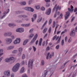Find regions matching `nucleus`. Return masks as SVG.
<instances>
[{"instance_id":"26","label":"nucleus","mask_w":77,"mask_h":77,"mask_svg":"<svg viewBox=\"0 0 77 77\" xmlns=\"http://www.w3.org/2000/svg\"><path fill=\"white\" fill-rule=\"evenodd\" d=\"M33 36H34V34H31L29 36V38H33Z\"/></svg>"},{"instance_id":"64","label":"nucleus","mask_w":77,"mask_h":77,"mask_svg":"<svg viewBox=\"0 0 77 77\" xmlns=\"http://www.w3.org/2000/svg\"><path fill=\"white\" fill-rule=\"evenodd\" d=\"M11 77H14V73H12L11 74Z\"/></svg>"},{"instance_id":"46","label":"nucleus","mask_w":77,"mask_h":77,"mask_svg":"<svg viewBox=\"0 0 77 77\" xmlns=\"http://www.w3.org/2000/svg\"><path fill=\"white\" fill-rule=\"evenodd\" d=\"M31 20L32 22H34V21H35V20H36V19H35V18H33V17L31 18Z\"/></svg>"},{"instance_id":"54","label":"nucleus","mask_w":77,"mask_h":77,"mask_svg":"<svg viewBox=\"0 0 77 77\" xmlns=\"http://www.w3.org/2000/svg\"><path fill=\"white\" fill-rule=\"evenodd\" d=\"M46 50V51L50 50V47L49 46H48Z\"/></svg>"},{"instance_id":"16","label":"nucleus","mask_w":77,"mask_h":77,"mask_svg":"<svg viewBox=\"0 0 77 77\" xmlns=\"http://www.w3.org/2000/svg\"><path fill=\"white\" fill-rule=\"evenodd\" d=\"M24 72V67H22L21 69L20 70V74H22V73H23Z\"/></svg>"},{"instance_id":"2","label":"nucleus","mask_w":77,"mask_h":77,"mask_svg":"<svg viewBox=\"0 0 77 77\" xmlns=\"http://www.w3.org/2000/svg\"><path fill=\"white\" fill-rule=\"evenodd\" d=\"M20 66V63H17L13 67L12 70L13 72H15L18 70Z\"/></svg>"},{"instance_id":"49","label":"nucleus","mask_w":77,"mask_h":77,"mask_svg":"<svg viewBox=\"0 0 77 77\" xmlns=\"http://www.w3.org/2000/svg\"><path fill=\"white\" fill-rule=\"evenodd\" d=\"M77 70H76L74 72L73 75H74V76H75V74H76V73L77 72Z\"/></svg>"},{"instance_id":"48","label":"nucleus","mask_w":77,"mask_h":77,"mask_svg":"<svg viewBox=\"0 0 77 77\" xmlns=\"http://www.w3.org/2000/svg\"><path fill=\"white\" fill-rule=\"evenodd\" d=\"M51 27H50L48 31V32L49 33H51Z\"/></svg>"},{"instance_id":"13","label":"nucleus","mask_w":77,"mask_h":77,"mask_svg":"<svg viewBox=\"0 0 77 77\" xmlns=\"http://www.w3.org/2000/svg\"><path fill=\"white\" fill-rule=\"evenodd\" d=\"M30 8L31 7H26L24 8L26 11H29L30 12Z\"/></svg>"},{"instance_id":"11","label":"nucleus","mask_w":77,"mask_h":77,"mask_svg":"<svg viewBox=\"0 0 77 77\" xmlns=\"http://www.w3.org/2000/svg\"><path fill=\"white\" fill-rule=\"evenodd\" d=\"M70 35L72 37L75 36V31L74 30L72 31L71 33H70Z\"/></svg>"},{"instance_id":"32","label":"nucleus","mask_w":77,"mask_h":77,"mask_svg":"<svg viewBox=\"0 0 77 77\" xmlns=\"http://www.w3.org/2000/svg\"><path fill=\"white\" fill-rule=\"evenodd\" d=\"M59 45H57L55 47V49L56 50H59V48L60 47Z\"/></svg>"},{"instance_id":"15","label":"nucleus","mask_w":77,"mask_h":77,"mask_svg":"<svg viewBox=\"0 0 77 77\" xmlns=\"http://www.w3.org/2000/svg\"><path fill=\"white\" fill-rule=\"evenodd\" d=\"M24 72V67H22L21 69L20 70V74H22V73H23Z\"/></svg>"},{"instance_id":"8","label":"nucleus","mask_w":77,"mask_h":77,"mask_svg":"<svg viewBox=\"0 0 77 77\" xmlns=\"http://www.w3.org/2000/svg\"><path fill=\"white\" fill-rule=\"evenodd\" d=\"M51 8H49L46 10V14L47 15H49L51 14Z\"/></svg>"},{"instance_id":"23","label":"nucleus","mask_w":77,"mask_h":77,"mask_svg":"<svg viewBox=\"0 0 77 77\" xmlns=\"http://www.w3.org/2000/svg\"><path fill=\"white\" fill-rule=\"evenodd\" d=\"M42 38H41L39 41V45L40 46L41 45V44H42Z\"/></svg>"},{"instance_id":"3","label":"nucleus","mask_w":77,"mask_h":77,"mask_svg":"<svg viewBox=\"0 0 77 77\" xmlns=\"http://www.w3.org/2000/svg\"><path fill=\"white\" fill-rule=\"evenodd\" d=\"M33 60H30L28 62V65L29 68H30V69H31L33 68Z\"/></svg>"},{"instance_id":"17","label":"nucleus","mask_w":77,"mask_h":77,"mask_svg":"<svg viewBox=\"0 0 77 77\" xmlns=\"http://www.w3.org/2000/svg\"><path fill=\"white\" fill-rule=\"evenodd\" d=\"M20 4L22 6H25L26 5V2H22L20 3Z\"/></svg>"},{"instance_id":"40","label":"nucleus","mask_w":77,"mask_h":77,"mask_svg":"<svg viewBox=\"0 0 77 77\" xmlns=\"http://www.w3.org/2000/svg\"><path fill=\"white\" fill-rule=\"evenodd\" d=\"M47 20H46L45 22L44 23V24L43 25V27H44L45 25H46V24L47 23Z\"/></svg>"},{"instance_id":"4","label":"nucleus","mask_w":77,"mask_h":77,"mask_svg":"<svg viewBox=\"0 0 77 77\" xmlns=\"http://www.w3.org/2000/svg\"><path fill=\"white\" fill-rule=\"evenodd\" d=\"M38 38V34H36L34 36L32 39V40L30 42V44H32L34 42H35V41L36 40V39Z\"/></svg>"},{"instance_id":"39","label":"nucleus","mask_w":77,"mask_h":77,"mask_svg":"<svg viewBox=\"0 0 77 77\" xmlns=\"http://www.w3.org/2000/svg\"><path fill=\"white\" fill-rule=\"evenodd\" d=\"M32 0H30L28 1V4L30 5L32 3Z\"/></svg>"},{"instance_id":"24","label":"nucleus","mask_w":77,"mask_h":77,"mask_svg":"<svg viewBox=\"0 0 77 77\" xmlns=\"http://www.w3.org/2000/svg\"><path fill=\"white\" fill-rule=\"evenodd\" d=\"M47 28H45L44 29H43V33L44 34H45V33H46V32H47Z\"/></svg>"},{"instance_id":"55","label":"nucleus","mask_w":77,"mask_h":77,"mask_svg":"<svg viewBox=\"0 0 77 77\" xmlns=\"http://www.w3.org/2000/svg\"><path fill=\"white\" fill-rule=\"evenodd\" d=\"M51 19H50L49 21V24L50 25V24H51Z\"/></svg>"},{"instance_id":"25","label":"nucleus","mask_w":77,"mask_h":77,"mask_svg":"<svg viewBox=\"0 0 77 77\" xmlns=\"http://www.w3.org/2000/svg\"><path fill=\"white\" fill-rule=\"evenodd\" d=\"M20 33H22V32H24V30L23 28H20Z\"/></svg>"},{"instance_id":"18","label":"nucleus","mask_w":77,"mask_h":77,"mask_svg":"<svg viewBox=\"0 0 77 77\" xmlns=\"http://www.w3.org/2000/svg\"><path fill=\"white\" fill-rule=\"evenodd\" d=\"M11 59V57L8 59L6 58L5 59V62H10Z\"/></svg>"},{"instance_id":"28","label":"nucleus","mask_w":77,"mask_h":77,"mask_svg":"<svg viewBox=\"0 0 77 77\" xmlns=\"http://www.w3.org/2000/svg\"><path fill=\"white\" fill-rule=\"evenodd\" d=\"M36 9H40V6L39 5H36L35 6Z\"/></svg>"},{"instance_id":"42","label":"nucleus","mask_w":77,"mask_h":77,"mask_svg":"<svg viewBox=\"0 0 77 77\" xmlns=\"http://www.w3.org/2000/svg\"><path fill=\"white\" fill-rule=\"evenodd\" d=\"M68 10L69 12H73V9H71L69 8H68Z\"/></svg>"},{"instance_id":"34","label":"nucleus","mask_w":77,"mask_h":77,"mask_svg":"<svg viewBox=\"0 0 77 77\" xmlns=\"http://www.w3.org/2000/svg\"><path fill=\"white\" fill-rule=\"evenodd\" d=\"M33 17L34 18H35V20H36V18H37V15L36 14H34L33 15Z\"/></svg>"},{"instance_id":"6","label":"nucleus","mask_w":77,"mask_h":77,"mask_svg":"<svg viewBox=\"0 0 77 77\" xmlns=\"http://www.w3.org/2000/svg\"><path fill=\"white\" fill-rule=\"evenodd\" d=\"M70 15V13L69 12V11H67L66 13V14L65 15V20H67V19L68 18V17H69V16Z\"/></svg>"},{"instance_id":"63","label":"nucleus","mask_w":77,"mask_h":77,"mask_svg":"<svg viewBox=\"0 0 77 77\" xmlns=\"http://www.w3.org/2000/svg\"><path fill=\"white\" fill-rule=\"evenodd\" d=\"M22 77H27V75L26 74H24Z\"/></svg>"},{"instance_id":"50","label":"nucleus","mask_w":77,"mask_h":77,"mask_svg":"<svg viewBox=\"0 0 77 77\" xmlns=\"http://www.w3.org/2000/svg\"><path fill=\"white\" fill-rule=\"evenodd\" d=\"M77 70H76L74 72L73 75H74V76H75V74H76V73L77 72Z\"/></svg>"},{"instance_id":"58","label":"nucleus","mask_w":77,"mask_h":77,"mask_svg":"<svg viewBox=\"0 0 77 77\" xmlns=\"http://www.w3.org/2000/svg\"><path fill=\"white\" fill-rule=\"evenodd\" d=\"M33 29H32L29 30V33H32V32L33 31Z\"/></svg>"},{"instance_id":"29","label":"nucleus","mask_w":77,"mask_h":77,"mask_svg":"<svg viewBox=\"0 0 77 77\" xmlns=\"http://www.w3.org/2000/svg\"><path fill=\"white\" fill-rule=\"evenodd\" d=\"M19 52H20L21 53L22 52V51H23V48H19Z\"/></svg>"},{"instance_id":"35","label":"nucleus","mask_w":77,"mask_h":77,"mask_svg":"<svg viewBox=\"0 0 77 77\" xmlns=\"http://www.w3.org/2000/svg\"><path fill=\"white\" fill-rule=\"evenodd\" d=\"M56 38H57V35H55L53 37V38L52 39L53 41H54V40H55Z\"/></svg>"},{"instance_id":"19","label":"nucleus","mask_w":77,"mask_h":77,"mask_svg":"<svg viewBox=\"0 0 77 77\" xmlns=\"http://www.w3.org/2000/svg\"><path fill=\"white\" fill-rule=\"evenodd\" d=\"M3 14H5V15H3L2 16V17H0V18L1 19H3V18L4 17H5L6 16V15L5 14H8V13H7L6 11H5V12H4Z\"/></svg>"},{"instance_id":"62","label":"nucleus","mask_w":77,"mask_h":77,"mask_svg":"<svg viewBox=\"0 0 77 77\" xmlns=\"http://www.w3.org/2000/svg\"><path fill=\"white\" fill-rule=\"evenodd\" d=\"M11 37L12 38V39H14L15 38V37H14V35H12L11 36Z\"/></svg>"},{"instance_id":"41","label":"nucleus","mask_w":77,"mask_h":77,"mask_svg":"<svg viewBox=\"0 0 77 77\" xmlns=\"http://www.w3.org/2000/svg\"><path fill=\"white\" fill-rule=\"evenodd\" d=\"M21 52H19V54H18L17 56L19 57L21 56Z\"/></svg>"},{"instance_id":"12","label":"nucleus","mask_w":77,"mask_h":77,"mask_svg":"<svg viewBox=\"0 0 77 77\" xmlns=\"http://www.w3.org/2000/svg\"><path fill=\"white\" fill-rule=\"evenodd\" d=\"M14 61V57H11V59L10 61V64H12V63H13Z\"/></svg>"},{"instance_id":"53","label":"nucleus","mask_w":77,"mask_h":77,"mask_svg":"<svg viewBox=\"0 0 77 77\" xmlns=\"http://www.w3.org/2000/svg\"><path fill=\"white\" fill-rule=\"evenodd\" d=\"M71 41H72V39L70 37L69 39L68 40V42H71Z\"/></svg>"},{"instance_id":"43","label":"nucleus","mask_w":77,"mask_h":77,"mask_svg":"<svg viewBox=\"0 0 77 77\" xmlns=\"http://www.w3.org/2000/svg\"><path fill=\"white\" fill-rule=\"evenodd\" d=\"M40 9L41 11H43L45 10V8L44 7H42L40 8Z\"/></svg>"},{"instance_id":"20","label":"nucleus","mask_w":77,"mask_h":77,"mask_svg":"<svg viewBox=\"0 0 77 77\" xmlns=\"http://www.w3.org/2000/svg\"><path fill=\"white\" fill-rule=\"evenodd\" d=\"M45 64V62L44 60H42L41 61V66H44Z\"/></svg>"},{"instance_id":"7","label":"nucleus","mask_w":77,"mask_h":77,"mask_svg":"<svg viewBox=\"0 0 77 77\" xmlns=\"http://www.w3.org/2000/svg\"><path fill=\"white\" fill-rule=\"evenodd\" d=\"M20 40L21 39L20 38H17L14 42V44H19L20 42Z\"/></svg>"},{"instance_id":"47","label":"nucleus","mask_w":77,"mask_h":77,"mask_svg":"<svg viewBox=\"0 0 77 77\" xmlns=\"http://www.w3.org/2000/svg\"><path fill=\"white\" fill-rule=\"evenodd\" d=\"M16 32H19L20 33V28L17 29L16 30Z\"/></svg>"},{"instance_id":"44","label":"nucleus","mask_w":77,"mask_h":77,"mask_svg":"<svg viewBox=\"0 0 77 77\" xmlns=\"http://www.w3.org/2000/svg\"><path fill=\"white\" fill-rule=\"evenodd\" d=\"M33 11H34V9L31 7L30 9V11L32 12H33Z\"/></svg>"},{"instance_id":"22","label":"nucleus","mask_w":77,"mask_h":77,"mask_svg":"<svg viewBox=\"0 0 77 77\" xmlns=\"http://www.w3.org/2000/svg\"><path fill=\"white\" fill-rule=\"evenodd\" d=\"M14 48V47L13 46H9L8 48H7V49L8 50H11V49H12Z\"/></svg>"},{"instance_id":"52","label":"nucleus","mask_w":77,"mask_h":77,"mask_svg":"<svg viewBox=\"0 0 77 77\" xmlns=\"http://www.w3.org/2000/svg\"><path fill=\"white\" fill-rule=\"evenodd\" d=\"M4 36H8V32L5 33L4 34Z\"/></svg>"},{"instance_id":"33","label":"nucleus","mask_w":77,"mask_h":77,"mask_svg":"<svg viewBox=\"0 0 77 77\" xmlns=\"http://www.w3.org/2000/svg\"><path fill=\"white\" fill-rule=\"evenodd\" d=\"M9 26L10 27H12V26H15V25L14 24L10 23L9 24Z\"/></svg>"},{"instance_id":"31","label":"nucleus","mask_w":77,"mask_h":77,"mask_svg":"<svg viewBox=\"0 0 77 77\" xmlns=\"http://www.w3.org/2000/svg\"><path fill=\"white\" fill-rule=\"evenodd\" d=\"M74 12H76L75 14V15H77V8H75Z\"/></svg>"},{"instance_id":"1","label":"nucleus","mask_w":77,"mask_h":77,"mask_svg":"<svg viewBox=\"0 0 77 77\" xmlns=\"http://www.w3.org/2000/svg\"><path fill=\"white\" fill-rule=\"evenodd\" d=\"M57 4H56L52 12L53 13L56 10L55 13L54 15V18H56V17L57 16V12L58 11V9L59 10V11H60V7L59 6V5H58L57 7Z\"/></svg>"},{"instance_id":"59","label":"nucleus","mask_w":77,"mask_h":77,"mask_svg":"<svg viewBox=\"0 0 77 77\" xmlns=\"http://www.w3.org/2000/svg\"><path fill=\"white\" fill-rule=\"evenodd\" d=\"M30 26V24H25V27H29V26Z\"/></svg>"},{"instance_id":"37","label":"nucleus","mask_w":77,"mask_h":77,"mask_svg":"<svg viewBox=\"0 0 77 77\" xmlns=\"http://www.w3.org/2000/svg\"><path fill=\"white\" fill-rule=\"evenodd\" d=\"M50 52H49L47 56L46 57V59H47V60H48V57H49V55H50Z\"/></svg>"},{"instance_id":"21","label":"nucleus","mask_w":77,"mask_h":77,"mask_svg":"<svg viewBox=\"0 0 77 77\" xmlns=\"http://www.w3.org/2000/svg\"><path fill=\"white\" fill-rule=\"evenodd\" d=\"M42 20V17H41L40 18H39L37 20V23H40V22H41Z\"/></svg>"},{"instance_id":"14","label":"nucleus","mask_w":77,"mask_h":77,"mask_svg":"<svg viewBox=\"0 0 77 77\" xmlns=\"http://www.w3.org/2000/svg\"><path fill=\"white\" fill-rule=\"evenodd\" d=\"M29 42V39H26L25 40L23 44V45H26V44L27 43V42Z\"/></svg>"},{"instance_id":"57","label":"nucleus","mask_w":77,"mask_h":77,"mask_svg":"<svg viewBox=\"0 0 77 77\" xmlns=\"http://www.w3.org/2000/svg\"><path fill=\"white\" fill-rule=\"evenodd\" d=\"M33 47L34 51H36V48H35V46H33Z\"/></svg>"},{"instance_id":"60","label":"nucleus","mask_w":77,"mask_h":77,"mask_svg":"<svg viewBox=\"0 0 77 77\" xmlns=\"http://www.w3.org/2000/svg\"><path fill=\"white\" fill-rule=\"evenodd\" d=\"M60 38H59L58 40L57 41V44H58L59 43V42H60Z\"/></svg>"},{"instance_id":"56","label":"nucleus","mask_w":77,"mask_h":77,"mask_svg":"<svg viewBox=\"0 0 77 77\" xmlns=\"http://www.w3.org/2000/svg\"><path fill=\"white\" fill-rule=\"evenodd\" d=\"M25 55H24V54H23L22 57V59H25Z\"/></svg>"},{"instance_id":"45","label":"nucleus","mask_w":77,"mask_h":77,"mask_svg":"<svg viewBox=\"0 0 77 77\" xmlns=\"http://www.w3.org/2000/svg\"><path fill=\"white\" fill-rule=\"evenodd\" d=\"M12 53L13 54H15V53H17V51L14 50L13 51Z\"/></svg>"},{"instance_id":"5","label":"nucleus","mask_w":77,"mask_h":77,"mask_svg":"<svg viewBox=\"0 0 77 77\" xmlns=\"http://www.w3.org/2000/svg\"><path fill=\"white\" fill-rule=\"evenodd\" d=\"M6 44H10L12 42V38H7L5 39Z\"/></svg>"},{"instance_id":"9","label":"nucleus","mask_w":77,"mask_h":77,"mask_svg":"<svg viewBox=\"0 0 77 77\" xmlns=\"http://www.w3.org/2000/svg\"><path fill=\"white\" fill-rule=\"evenodd\" d=\"M48 73V71H47V70H45L43 73L42 77H46Z\"/></svg>"},{"instance_id":"36","label":"nucleus","mask_w":77,"mask_h":77,"mask_svg":"<svg viewBox=\"0 0 77 77\" xmlns=\"http://www.w3.org/2000/svg\"><path fill=\"white\" fill-rule=\"evenodd\" d=\"M8 36H10L12 35V33L11 32H7Z\"/></svg>"},{"instance_id":"51","label":"nucleus","mask_w":77,"mask_h":77,"mask_svg":"<svg viewBox=\"0 0 77 77\" xmlns=\"http://www.w3.org/2000/svg\"><path fill=\"white\" fill-rule=\"evenodd\" d=\"M74 19H75V17H73L71 20V23H72V21H74Z\"/></svg>"},{"instance_id":"61","label":"nucleus","mask_w":77,"mask_h":77,"mask_svg":"<svg viewBox=\"0 0 77 77\" xmlns=\"http://www.w3.org/2000/svg\"><path fill=\"white\" fill-rule=\"evenodd\" d=\"M45 42L44 41L42 43V46H43V47H44V46H45Z\"/></svg>"},{"instance_id":"30","label":"nucleus","mask_w":77,"mask_h":77,"mask_svg":"<svg viewBox=\"0 0 77 77\" xmlns=\"http://www.w3.org/2000/svg\"><path fill=\"white\" fill-rule=\"evenodd\" d=\"M55 26H56V22L55 21H54L53 22V28H54Z\"/></svg>"},{"instance_id":"10","label":"nucleus","mask_w":77,"mask_h":77,"mask_svg":"<svg viewBox=\"0 0 77 77\" xmlns=\"http://www.w3.org/2000/svg\"><path fill=\"white\" fill-rule=\"evenodd\" d=\"M4 75H6L7 76H9L10 75V71H6L4 72Z\"/></svg>"},{"instance_id":"38","label":"nucleus","mask_w":77,"mask_h":77,"mask_svg":"<svg viewBox=\"0 0 77 77\" xmlns=\"http://www.w3.org/2000/svg\"><path fill=\"white\" fill-rule=\"evenodd\" d=\"M64 45V40H63L61 41V45L63 46Z\"/></svg>"},{"instance_id":"27","label":"nucleus","mask_w":77,"mask_h":77,"mask_svg":"<svg viewBox=\"0 0 77 77\" xmlns=\"http://www.w3.org/2000/svg\"><path fill=\"white\" fill-rule=\"evenodd\" d=\"M22 12L23 11H18L15 12V14H21V13H22Z\"/></svg>"}]
</instances>
